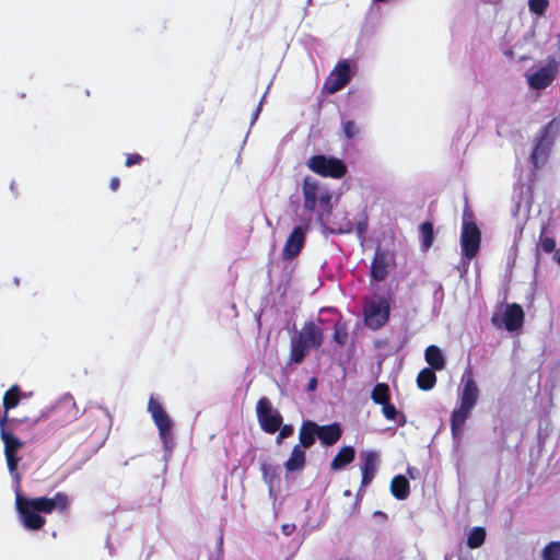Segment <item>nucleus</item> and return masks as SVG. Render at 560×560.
Masks as SVG:
<instances>
[{
    "label": "nucleus",
    "mask_w": 560,
    "mask_h": 560,
    "mask_svg": "<svg viewBox=\"0 0 560 560\" xmlns=\"http://www.w3.org/2000/svg\"><path fill=\"white\" fill-rule=\"evenodd\" d=\"M68 506V498L58 493L52 498H27L19 490L15 491V508L20 521L26 529H40L46 520L43 514H49L55 510L65 511Z\"/></svg>",
    "instance_id": "nucleus-1"
},
{
    "label": "nucleus",
    "mask_w": 560,
    "mask_h": 560,
    "mask_svg": "<svg viewBox=\"0 0 560 560\" xmlns=\"http://www.w3.org/2000/svg\"><path fill=\"white\" fill-rule=\"evenodd\" d=\"M463 385L459 390V406L452 413V431L459 434L466 419L469 417L479 397V388L472 374L466 372L463 376Z\"/></svg>",
    "instance_id": "nucleus-2"
},
{
    "label": "nucleus",
    "mask_w": 560,
    "mask_h": 560,
    "mask_svg": "<svg viewBox=\"0 0 560 560\" xmlns=\"http://www.w3.org/2000/svg\"><path fill=\"white\" fill-rule=\"evenodd\" d=\"M560 72V61L549 57L534 65L525 73L526 84L529 90L541 92L553 84Z\"/></svg>",
    "instance_id": "nucleus-3"
},
{
    "label": "nucleus",
    "mask_w": 560,
    "mask_h": 560,
    "mask_svg": "<svg viewBox=\"0 0 560 560\" xmlns=\"http://www.w3.org/2000/svg\"><path fill=\"white\" fill-rule=\"evenodd\" d=\"M481 232L470 215H465L460 233L462 254L465 258H474L480 248Z\"/></svg>",
    "instance_id": "nucleus-4"
},
{
    "label": "nucleus",
    "mask_w": 560,
    "mask_h": 560,
    "mask_svg": "<svg viewBox=\"0 0 560 560\" xmlns=\"http://www.w3.org/2000/svg\"><path fill=\"white\" fill-rule=\"evenodd\" d=\"M307 166L323 177L341 178L347 172V166L340 159L326 155L312 156Z\"/></svg>",
    "instance_id": "nucleus-5"
},
{
    "label": "nucleus",
    "mask_w": 560,
    "mask_h": 560,
    "mask_svg": "<svg viewBox=\"0 0 560 560\" xmlns=\"http://www.w3.org/2000/svg\"><path fill=\"white\" fill-rule=\"evenodd\" d=\"M389 316V302L385 298L375 296L366 302L364 307L365 324L377 329L382 327Z\"/></svg>",
    "instance_id": "nucleus-6"
},
{
    "label": "nucleus",
    "mask_w": 560,
    "mask_h": 560,
    "mask_svg": "<svg viewBox=\"0 0 560 560\" xmlns=\"http://www.w3.org/2000/svg\"><path fill=\"white\" fill-rule=\"evenodd\" d=\"M303 197L304 207L308 210H315L317 206L328 208L331 200V194L326 187L310 179L303 184Z\"/></svg>",
    "instance_id": "nucleus-7"
},
{
    "label": "nucleus",
    "mask_w": 560,
    "mask_h": 560,
    "mask_svg": "<svg viewBox=\"0 0 560 560\" xmlns=\"http://www.w3.org/2000/svg\"><path fill=\"white\" fill-rule=\"evenodd\" d=\"M354 70L355 65L349 60L337 63L325 82V91L332 94L341 90L349 82Z\"/></svg>",
    "instance_id": "nucleus-8"
},
{
    "label": "nucleus",
    "mask_w": 560,
    "mask_h": 560,
    "mask_svg": "<svg viewBox=\"0 0 560 560\" xmlns=\"http://www.w3.org/2000/svg\"><path fill=\"white\" fill-rule=\"evenodd\" d=\"M257 417L261 429L267 433H275L282 423L279 412L271 408L269 401L265 398L257 404Z\"/></svg>",
    "instance_id": "nucleus-9"
},
{
    "label": "nucleus",
    "mask_w": 560,
    "mask_h": 560,
    "mask_svg": "<svg viewBox=\"0 0 560 560\" xmlns=\"http://www.w3.org/2000/svg\"><path fill=\"white\" fill-rule=\"evenodd\" d=\"M148 410L159 429L162 440L166 443L172 429V420L165 412L163 406L153 397L149 400Z\"/></svg>",
    "instance_id": "nucleus-10"
},
{
    "label": "nucleus",
    "mask_w": 560,
    "mask_h": 560,
    "mask_svg": "<svg viewBox=\"0 0 560 560\" xmlns=\"http://www.w3.org/2000/svg\"><path fill=\"white\" fill-rule=\"evenodd\" d=\"M502 324L509 331L518 330L524 322V312L518 304H509L502 314Z\"/></svg>",
    "instance_id": "nucleus-11"
},
{
    "label": "nucleus",
    "mask_w": 560,
    "mask_h": 560,
    "mask_svg": "<svg viewBox=\"0 0 560 560\" xmlns=\"http://www.w3.org/2000/svg\"><path fill=\"white\" fill-rule=\"evenodd\" d=\"M1 438L4 443V454L9 470L13 472L18 467L19 457L16 452L22 446V442L5 431L1 432Z\"/></svg>",
    "instance_id": "nucleus-12"
},
{
    "label": "nucleus",
    "mask_w": 560,
    "mask_h": 560,
    "mask_svg": "<svg viewBox=\"0 0 560 560\" xmlns=\"http://www.w3.org/2000/svg\"><path fill=\"white\" fill-rule=\"evenodd\" d=\"M305 241V229L302 226H296L288 237L285 245L283 247V256L285 258H292L296 256Z\"/></svg>",
    "instance_id": "nucleus-13"
},
{
    "label": "nucleus",
    "mask_w": 560,
    "mask_h": 560,
    "mask_svg": "<svg viewBox=\"0 0 560 560\" xmlns=\"http://www.w3.org/2000/svg\"><path fill=\"white\" fill-rule=\"evenodd\" d=\"M553 145V140L549 136L541 137L536 143L532 153V161L535 166H540L548 160Z\"/></svg>",
    "instance_id": "nucleus-14"
},
{
    "label": "nucleus",
    "mask_w": 560,
    "mask_h": 560,
    "mask_svg": "<svg viewBox=\"0 0 560 560\" xmlns=\"http://www.w3.org/2000/svg\"><path fill=\"white\" fill-rule=\"evenodd\" d=\"M361 457L363 459L362 485L366 486L374 478L378 465V456L374 452H364L361 454Z\"/></svg>",
    "instance_id": "nucleus-15"
},
{
    "label": "nucleus",
    "mask_w": 560,
    "mask_h": 560,
    "mask_svg": "<svg viewBox=\"0 0 560 560\" xmlns=\"http://www.w3.org/2000/svg\"><path fill=\"white\" fill-rule=\"evenodd\" d=\"M392 265L390 257L378 254L372 264V278L376 281H382L388 275Z\"/></svg>",
    "instance_id": "nucleus-16"
},
{
    "label": "nucleus",
    "mask_w": 560,
    "mask_h": 560,
    "mask_svg": "<svg viewBox=\"0 0 560 560\" xmlns=\"http://www.w3.org/2000/svg\"><path fill=\"white\" fill-rule=\"evenodd\" d=\"M299 338H301L302 342L308 348L318 347L323 340L320 329L313 324L305 325Z\"/></svg>",
    "instance_id": "nucleus-17"
},
{
    "label": "nucleus",
    "mask_w": 560,
    "mask_h": 560,
    "mask_svg": "<svg viewBox=\"0 0 560 560\" xmlns=\"http://www.w3.org/2000/svg\"><path fill=\"white\" fill-rule=\"evenodd\" d=\"M318 439L326 445L335 444L341 436V428L337 423L317 425Z\"/></svg>",
    "instance_id": "nucleus-18"
},
{
    "label": "nucleus",
    "mask_w": 560,
    "mask_h": 560,
    "mask_svg": "<svg viewBox=\"0 0 560 560\" xmlns=\"http://www.w3.org/2000/svg\"><path fill=\"white\" fill-rule=\"evenodd\" d=\"M305 465V450L302 448L301 445H295L291 451V454L287 462L284 463V467L288 471H299Z\"/></svg>",
    "instance_id": "nucleus-19"
},
{
    "label": "nucleus",
    "mask_w": 560,
    "mask_h": 560,
    "mask_svg": "<svg viewBox=\"0 0 560 560\" xmlns=\"http://www.w3.org/2000/svg\"><path fill=\"white\" fill-rule=\"evenodd\" d=\"M425 362L436 371H441L445 366V357L442 350L436 346H429L424 352Z\"/></svg>",
    "instance_id": "nucleus-20"
},
{
    "label": "nucleus",
    "mask_w": 560,
    "mask_h": 560,
    "mask_svg": "<svg viewBox=\"0 0 560 560\" xmlns=\"http://www.w3.org/2000/svg\"><path fill=\"white\" fill-rule=\"evenodd\" d=\"M315 436L318 438V429L317 424L314 422H306L302 425L300 430V444L302 448H307L312 446L315 442Z\"/></svg>",
    "instance_id": "nucleus-21"
},
{
    "label": "nucleus",
    "mask_w": 560,
    "mask_h": 560,
    "mask_svg": "<svg viewBox=\"0 0 560 560\" xmlns=\"http://www.w3.org/2000/svg\"><path fill=\"white\" fill-rule=\"evenodd\" d=\"M354 448L352 446H343L331 460V469L340 470L354 459Z\"/></svg>",
    "instance_id": "nucleus-22"
},
{
    "label": "nucleus",
    "mask_w": 560,
    "mask_h": 560,
    "mask_svg": "<svg viewBox=\"0 0 560 560\" xmlns=\"http://www.w3.org/2000/svg\"><path fill=\"white\" fill-rule=\"evenodd\" d=\"M390 492L398 499L404 500L409 495V481L405 476H395L390 482Z\"/></svg>",
    "instance_id": "nucleus-23"
},
{
    "label": "nucleus",
    "mask_w": 560,
    "mask_h": 560,
    "mask_svg": "<svg viewBox=\"0 0 560 560\" xmlns=\"http://www.w3.org/2000/svg\"><path fill=\"white\" fill-rule=\"evenodd\" d=\"M435 383H436V376L431 369H428V368L423 369L418 374L417 384H418L419 388H421L423 390H429L434 387Z\"/></svg>",
    "instance_id": "nucleus-24"
},
{
    "label": "nucleus",
    "mask_w": 560,
    "mask_h": 560,
    "mask_svg": "<svg viewBox=\"0 0 560 560\" xmlns=\"http://www.w3.org/2000/svg\"><path fill=\"white\" fill-rule=\"evenodd\" d=\"M537 250L550 254L556 250V241L552 236L547 233L546 229H542L537 243Z\"/></svg>",
    "instance_id": "nucleus-25"
},
{
    "label": "nucleus",
    "mask_w": 560,
    "mask_h": 560,
    "mask_svg": "<svg viewBox=\"0 0 560 560\" xmlns=\"http://www.w3.org/2000/svg\"><path fill=\"white\" fill-rule=\"evenodd\" d=\"M486 539V530L482 527H475L470 530L467 545L470 549L479 548Z\"/></svg>",
    "instance_id": "nucleus-26"
},
{
    "label": "nucleus",
    "mask_w": 560,
    "mask_h": 560,
    "mask_svg": "<svg viewBox=\"0 0 560 560\" xmlns=\"http://www.w3.org/2000/svg\"><path fill=\"white\" fill-rule=\"evenodd\" d=\"M549 4V0H527L529 12L537 18H541L546 14Z\"/></svg>",
    "instance_id": "nucleus-27"
},
{
    "label": "nucleus",
    "mask_w": 560,
    "mask_h": 560,
    "mask_svg": "<svg viewBox=\"0 0 560 560\" xmlns=\"http://www.w3.org/2000/svg\"><path fill=\"white\" fill-rule=\"evenodd\" d=\"M20 401V390L18 386H12L3 396V407L5 411L18 406Z\"/></svg>",
    "instance_id": "nucleus-28"
},
{
    "label": "nucleus",
    "mask_w": 560,
    "mask_h": 560,
    "mask_svg": "<svg viewBox=\"0 0 560 560\" xmlns=\"http://www.w3.org/2000/svg\"><path fill=\"white\" fill-rule=\"evenodd\" d=\"M307 349L310 348L302 342L301 338L298 337L292 341L291 360L295 363L301 362L305 357Z\"/></svg>",
    "instance_id": "nucleus-29"
},
{
    "label": "nucleus",
    "mask_w": 560,
    "mask_h": 560,
    "mask_svg": "<svg viewBox=\"0 0 560 560\" xmlns=\"http://www.w3.org/2000/svg\"><path fill=\"white\" fill-rule=\"evenodd\" d=\"M372 399L374 402L383 405L389 399V388L386 384H377L372 390Z\"/></svg>",
    "instance_id": "nucleus-30"
},
{
    "label": "nucleus",
    "mask_w": 560,
    "mask_h": 560,
    "mask_svg": "<svg viewBox=\"0 0 560 560\" xmlns=\"http://www.w3.org/2000/svg\"><path fill=\"white\" fill-rule=\"evenodd\" d=\"M544 560H559L560 559V542L552 541L548 544L542 550Z\"/></svg>",
    "instance_id": "nucleus-31"
},
{
    "label": "nucleus",
    "mask_w": 560,
    "mask_h": 560,
    "mask_svg": "<svg viewBox=\"0 0 560 560\" xmlns=\"http://www.w3.org/2000/svg\"><path fill=\"white\" fill-rule=\"evenodd\" d=\"M342 132L347 139H353L359 133V128L353 121L342 122Z\"/></svg>",
    "instance_id": "nucleus-32"
},
{
    "label": "nucleus",
    "mask_w": 560,
    "mask_h": 560,
    "mask_svg": "<svg viewBox=\"0 0 560 560\" xmlns=\"http://www.w3.org/2000/svg\"><path fill=\"white\" fill-rule=\"evenodd\" d=\"M432 233H433V230H432V225L429 224V223H423L421 225V234H422V237H423V245L425 248L430 247L431 243H432Z\"/></svg>",
    "instance_id": "nucleus-33"
},
{
    "label": "nucleus",
    "mask_w": 560,
    "mask_h": 560,
    "mask_svg": "<svg viewBox=\"0 0 560 560\" xmlns=\"http://www.w3.org/2000/svg\"><path fill=\"white\" fill-rule=\"evenodd\" d=\"M279 434L277 438V443L280 444L285 438L290 436L293 433V428L289 424L283 425L278 429Z\"/></svg>",
    "instance_id": "nucleus-34"
},
{
    "label": "nucleus",
    "mask_w": 560,
    "mask_h": 560,
    "mask_svg": "<svg viewBox=\"0 0 560 560\" xmlns=\"http://www.w3.org/2000/svg\"><path fill=\"white\" fill-rule=\"evenodd\" d=\"M383 413L388 420H394L396 417V408L394 405L389 404L388 401L383 404Z\"/></svg>",
    "instance_id": "nucleus-35"
},
{
    "label": "nucleus",
    "mask_w": 560,
    "mask_h": 560,
    "mask_svg": "<svg viewBox=\"0 0 560 560\" xmlns=\"http://www.w3.org/2000/svg\"><path fill=\"white\" fill-rule=\"evenodd\" d=\"M261 471H262L264 479L267 482H271L275 477V469L269 465L262 464Z\"/></svg>",
    "instance_id": "nucleus-36"
},
{
    "label": "nucleus",
    "mask_w": 560,
    "mask_h": 560,
    "mask_svg": "<svg viewBox=\"0 0 560 560\" xmlns=\"http://www.w3.org/2000/svg\"><path fill=\"white\" fill-rule=\"evenodd\" d=\"M352 229H353V224L350 221H347L343 225L336 228V229L334 228L332 232L349 233L352 231Z\"/></svg>",
    "instance_id": "nucleus-37"
},
{
    "label": "nucleus",
    "mask_w": 560,
    "mask_h": 560,
    "mask_svg": "<svg viewBox=\"0 0 560 560\" xmlns=\"http://www.w3.org/2000/svg\"><path fill=\"white\" fill-rule=\"evenodd\" d=\"M140 161H141V156L139 154H131L127 158L126 165L131 166V165L140 163Z\"/></svg>",
    "instance_id": "nucleus-38"
},
{
    "label": "nucleus",
    "mask_w": 560,
    "mask_h": 560,
    "mask_svg": "<svg viewBox=\"0 0 560 560\" xmlns=\"http://www.w3.org/2000/svg\"><path fill=\"white\" fill-rule=\"evenodd\" d=\"M118 185H119V180L117 178L112 179L110 187L113 190L117 189Z\"/></svg>",
    "instance_id": "nucleus-39"
},
{
    "label": "nucleus",
    "mask_w": 560,
    "mask_h": 560,
    "mask_svg": "<svg viewBox=\"0 0 560 560\" xmlns=\"http://www.w3.org/2000/svg\"><path fill=\"white\" fill-rule=\"evenodd\" d=\"M553 259L560 265V248L555 250Z\"/></svg>",
    "instance_id": "nucleus-40"
},
{
    "label": "nucleus",
    "mask_w": 560,
    "mask_h": 560,
    "mask_svg": "<svg viewBox=\"0 0 560 560\" xmlns=\"http://www.w3.org/2000/svg\"><path fill=\"white\" fill-rule=\"evenodd\" d=\"M291 529H292V526H290V525H284V526H283V532H284L287 535L291 533Z\"/></svg>",
    "instance_id": "nucleus-41"
},
{
    "label": "nucleus",
    "mask_w": 560,
    "mask_h": 560,
    "mask_svg": "<svg viewBox=\"0 0 560 560\" xmlns=\"http://www.w3.org/2000/svg\"><path fill=\"white\" fill-rule=\"evenodd\" d=\"M0 422H3V420L0 419Z\"/></svg>",
    "instance_id": "nucleus-42"
}]
</instances>
